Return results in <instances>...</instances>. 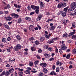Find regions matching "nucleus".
Masks as SVG:
<instances>
[{
	"label": "nucleus",
	"mask_w": 76,
	"mask_h": 76,
	"mask_svg": "<svg viewBox=\"0 0 76 76\" xmlns=\"http://www.w3.org/2000/svg\"><path fill=\"white\" fill-rule=\"evenodd\" d=\"M61 49L62 50L64 51L67 49V48L65 44H62L61 46Z\"/></svg>",
	"instance_id": "f257e3e1"
},
{
	"label": "nucleus",
	"mask_w": 76,
	"mask_h": 76,
	"mask_svg": "<svg viewBox=\"0 0 76 76\" xmlns=\"http://www.w3.org/2000/svg\"><path fill=\"white\" fill-rule=\"evenodd\" d=\"M40 8L41 9H44L45 7V5L43 3V2H41L40 3Z\"/></svg>",
	"instance_id": "f03ea898"
},
{
	"label": "nucleus",
	"mask_w": 76,
	"mask_h": 76,
	"mask_svg": "<svg viewBox=\"0 0 76 76\" xmlns=\"http://www.w3.org/2000/svg\"><path fill=\"white\" fill-rule=\"evenodd\" d=\"M39 65V66H42V67L43 68L45 67H47V64L45 63H41Z\"/></svg>",
	"instance_id": "7ed1b4c3"
},
{
	"label": "nucleus",
	"mask_w": 76,
	"mask_h": 76,
	"mask_svg": "<svg viewBox=\"0 0 76 76\" xmlns=\"http://www.w3.org/2000/svg\"><path fill=\"white\" fill-rule=\"evenodd\" d=\"M71 7L72 8L75 9L76 8V2H74L72 3L71 4Z\"/></svg>",
	"instance_id": "20e7f679"
},
{
	"label": "nucleus",
	"mask_w": 76,
	"mask_h": 76,
	"mask_svg": "<svg viewBox=\"0 0 76 76\" xmlns=\"http://www.w3.org/2000/svg\"><path fill=\"white\" fill-rule=\"evenodd\" d=\"M5 19L7 20V21H10L12 19V18L10 16H8L5 18Z\"/></svg>",
	"instance_id": "39448f33"
},
{
	"label": "nucleus",
	"mask_w": 76,
	"mask_h": 76,
	"mask_svg": "<svg viewBox=\"0 0 76 76\" xmlns=\"http://www.w3.org/2000/svg\"><path fill=\"white\" fill-rule=\"evenodd\" d=\"M11 16H14V17H15V18H18L19 17V15L15 13L11 14Z\"/></svg>",
	"instance_id": "423d86ee"
},
{
	"label": "nucleus",
	"mask_w": 76,
	"mask_h": 76,
	"mask_svg": "<svg viewBox=\"0 0 76 76\" xmlns=\"http://www.w3.org/2000/svg\"><path fill=\"white\" fill-rule=\"evenodd\" d=\"M4 26L6 28H7V29H10V28L8 25H7L6 23H4Z\"/></svg>",
	"instance_id": "0eeeda50"
},
{
	"label": "nucleus",
	"mask_w": 76,
	"mask_h": 76,
	"mask_svg": "<svg viewBox=\"0 0 76 76\" xmlns=\"http://www.w3.org/2000/svg\"><path fill=\"white\" fill-rule=\"evenodd\" d=\"M42 18V15H39L38 17L36 19V20L37 22H39L40 20V19Z\"/></svg>",
	"instance_id": "6e6552de"
},
{
	"label": "nucleus",
	"mask_w": 76,
	"mask_h": 76,
	"mask_svg": "<svg viewBox=\"0 0 76 76\" xmlns=\"http://www.w3.org/2000/svg\"><path fill=\"white\" fill-rule=\"evenodd\" d=\"M24 72L26 74L29 75L31 73V71L28 69H27L26 71H24Z\"/></svg>",
	"instance_id": "1a4fd4ad"
},
{
	"label": "nucleus",
	"mask_w": 76,
	"mask_h": 76,
	"mask_svg": "<svg viewBox=\"0 0 76 76\" xmlns=\"http://www.w3.org/2000/svg\"><path fill=\"white\" fill-rule=\"evenodd\" d=\"M34 28V26L32 25H31L29 26V30H30V31H32V30L34 29H33Z\"/></svg>",
	"instance_id": "9d476101"
},
{
	"label": "nucleus",
	"mask_w": 76,
	"mask_h": 76,
	"mask_svg": "<svg viewBox=\"0 0 76 76\" xmlns=\"http://www.w3.org/2000/svg\"><path fill=\"white\" fill-rule=\"evenodd\" d=\"M43 72L46 73L47 72H48V69L46 68H43L42 69Z\"/></svg>",
	"instance_id": "9b49d317"
},
{
	"label": "nucleus",
	"mask_w": 76,
	"mask_h": 76,
	"mask_svg": "<svg viewBox=\"0 0 76 76\" xmlns=\"http://www.w3.org/2000/svg\"><path fill=\"white\" fill-rule=\"evenodd\" d=\"M49 29L51 31H53V30L55 29V26H52L51 27H50Z\"/></svg>",
	"instance_id": "f8f14e48"
},
{
	"label": "nucleus",
	"mask_w": 76,
	"mask_h": 76,
	"mask_svg": "<svg viewBox=\"0 0 76 76\" xmlns=\"http://www.w3.org/2000/svg\"><path fill=\"white\" fill-rule=\"evenodd\" d=\"M10 75V72L9 71H7L5 72V76H9Z\"/></svg>",
	"instance_id": "ddd939ff"
},
{
	"label": "nucleus",
	"mask_w": 76,
	"mask_h": 76,
	"mask_svg": "<svg viewBox=\"0 0 76 76\" xmlns=\"http://www.w3.org/2000/svg\"><path fill=\"white\" fill-rule=\"evenodd\" d=\"M39 61H36L34 62V64H35V67L39 63Z\"/></svg>",
	"instance_id": "4468645a"
},
{
	"label": "nucleus",
	"mask_w": 76,
	"mask_h": 76,
	"mask_svg": "<svg viewBox=\"0 0 76 76\" xmlns=\"http://www.w3.org/2000/svg\"><path fill=\"white\" fill-rule=\"evenodd\" d=\"M31 8L33 9V10H35V9L36 8V6H35L34 5H31Z\"/></svg>",
	"instance_id": "2eb2a0df"
},
{
	"label": "nucleus",
	"mask_w": 76,
	"mask_h": 76,
	"mask_svg": "<svg viewBox=\"0 0 76 76\" xmlns=\"http://www.w3.org/2000/svg\"><path fill=\"white\" fill-rule=\"evenodd\" d=\"M45 39V38L44 37H42L40 39V41L42 42L43 41H44Z\"/></svg>",
	"instance_id": "dca6fc26"
},
{
	"label": "nucleus",
	"mask_w": 76,
	"mask_h": 76,
	"mask_svg": "<svg viewBox=\"0 0 76 76\" xmlns=\"http://www.w3.org/2000/svg\"><path fill=\"white\" fill-rule=\"evenodd\" d=\"M16 48L18 49H20L21 48V45H17Z\"/></svg>",
	"instance_id": "f3484780"
},
{
	"label": "nucleus",
	"mask_w": 76,
	"mask_h": 76,
	"mask_svg": "<svg viewBox=\"0 0 76 76\" xmlns=\"http://www.w3.org/2000/svg\"><path fill=\"white\" fill-rule=\"evenodd\" d=\"M62 7V4H61V3H59V4L58 5V8H61Z\"/></svg>",
	"instance_id": "a211bd4d"
},
{
	"label": "nucleus",
	"mask_w": 76,
	"mask_h": 76,
	"mask_svg": "<svg viewBox=\"0 0 76 76\" xmlns=\"http://www.w3.org/2000/svg\"><path fill=\"white\" fill-rule=\"evenodd\" d=\"M18 74H19V76H22L23 75V72H19Z\"/></svg>",
	"instance_id": "6ab92c4d"
},
{
	"label": "nucleus",
	"mask_w": 76,
	"mask_h": 76,
	"mask_svg": "<svg viewBox=\"0 0 76 76\" xmlns=\"http://www.w3.org/2000/svg\"><path fill=\"white\" fill-rule=\"evenodd\" d=\"M54 42V40H53V39H52L50 40L48 42V44H51V43H53Z\"/></svg>",
	"instance_id": "aec40b11"
},
{
	"label": "nucleus",
	"mask_w": 76,
	"mask_h": 76,
	"mask_svg": "<svg viewBox=\"0 0 76 76\" xmlns=\"http://www.w3.org/2000/svg\"><path fill=\"white\" fill-rule=\"evenodd\" d=\"M72 38L73 39H76V35H75L72 36Z\"/></svg>",
	"instance_id": "412c9836"
},
{
	"label": "nucleus",
	"mask_w": 76,
	"mask_h": 76,
	"mask_svg": "<svg viewBox=\"0 0 76 76\" xmlns=\"http://www.w3.org/2000/svg\"><path fill=\"white\" fill-rule=\"evenodd\" d=\"M25 19H26V20H29V21H30V20H31V19L30 17H26L25 18Z\"/></svg>",
	"instance_id": "4be33fe9"
},
{
	"label": "nucleus",
	"mask_w": 76,
	"mask_h": 76,
	"mask_svg": "<svg viewBox=\"0 0 76 76\" xmlns=\"http://www.w3.org/2000/svg\"><path fill=\"white\" fill-rule=\"evenodd\" d=\"M61 15L62 16H63V17H65V16H66V14L65 12L62 13Z\"/></svg>",
	"instance_id": "5701e85b"
},
{
	"label": "nucleus",
	"mask_w": 76,
	"mask_h": 76,
	"mask_svg": "<svg viewBox=\"0 0 76 76\" xmlns=\"http://www.w3.org/2000/svg\"><path fill=\"white\" fill-rule=\"evenodd\" d=\"M67 36V33L66 32H65V33L63 34V37H66Z\"/></svg>",
	"instance_id": "b1692460"
},
{
	"label": "nucleus",
	"mask_w": 76,
	"mask_h": 76,
	"mask_svg": "<svg viewBox=\"0 0 76 76\" xmlns=\"http://www.w3.org/2000/svg\"><path fill=\"white\" fill-rule=\"evenodd\" d=\"M70 56H71V55H70V54H68L66 57V58L67 59H69V58L70 57Z\"/></svg>",
	"instance_id": "393cba45"
},
{
	"label": "nucleus",
	"mask_w": 76,
	"mask_h": 76,
	"mask_svg": "<svg viewBox=\"0 0 76 76\" xmlns=\"http://www.w3.org/2000/svg\"><path fill=\"white\" fill-rule=\"evenodd\" d=\"M2 41L3 42H6V38H4L2 40Z\"/></svg>",
	"instance_id": "a878e982"
},
{
	"label": "nucleus",
	"mask_w": 76,
	"mask_h": 76,
	"mask_svg": "<svg viewBox=\"0 0 76 76\" xmlns=\"http://www.w3.org/2000/svg\"><path fill=\"white\" fill-rule=\"evenodd\" d=\"M13 71H14V69L13 68H12L10 69L9 72L10 73H12V72H13Z\"/></svg>",
	"instance_id": "bb28decb"
},
{
	"label": "nucleus",
	"mask_w": 76,
	"mask_h": 76,
	"mask_svg": "<svg viewBox=\"0 0 76 76\" xmlns=\"http://www.w3.org/2000/svg\"><path fill=\"white\" fill-rule=\"evenodd\" d=\"M16 37L17 39H18L19 41H20V37L19 36H17Z\"/></svg>",
	"instance_id": "cd10ccee"
},
{
	"label": "nucleus",
	"mask_w": 76,
	"mask_h": 76,
	"mask_svg": "<svg viewBox=\"0 0 76 76\" xmlns=\"http://www.w3.org/2000/svg\"><path fill=\"white\" fill-rule=\"evenodd\" d=\"M62 4V6H63V7H65L66 6V4L65 3H61Z\"/></svg>",
	"instance_id": "c85d7f7f"
},
{
	"label": "nucleus",
	"mask_w": 76,
	"mask_h": 76,
	"mask_svg": "<svg viewBox=\"0 0 76 76\" xmlns=\"http://www.w3.org/2000/svg\"><path fill=\"white\" fill-rule=\"evenodd\" d=\"M69 8V7H66L64 9V11H65V12H67V9Z\"/></svg>",
	"instance_id": "c756f323"
},
{
	"label": "nucleus",
	"mask_w": 76,
	"mask_h": 76,
	"mask_svg": "<svg viewBox=\"0 0 76 76\" xmlns=\"http://www.w3.org/2000/svg\"><path fill=\"white\" fill-rule=\"evenodd\" d=\"M29 65L30 66H33V63L31 62H29Z\"/></svg>",
	"instance_id": "7c9ffc66"
},
{
	"label": "nucleus",
	"mask_w": 76,
	"mask_h": 76,
	"mask_svg": "<svg viewBox=\"0 0 76 76\" xmlns=\"http://www.w3.org/2000/svg\"><path fill=\"white\" fill-rule=\"evenodd\" d=\"M75 34V32H71L69 34V36H72V35H74Z\"/></svg>",
	"instance_id": "2f4dec72"
},
{
	"label": "nucleus",
	"mask_w": 76,
	"mask_h": 76,
	"mask_svg": "<svg viewBox=\"0 0 76 76\" xmlns=\"http://www.w3.org/2000/svg\"><path fill=\"white\" fill-rule=\"evenodd\" d=\"M59 68L58 67L56 68V72H57V73H58V72H59V70H59Z\"/></svg>",
	"instance_id": "473e14b6"
},
{
	"label": "nucleus",
	"mask_w": 76,
	"mask_h": 76,
	"mask_svg": "<svg viewBox=\"0 0 76 76\" xmlns=\"http://www.w3.org/2000/svg\"><path fill=\"white\" fill-rule=\"evenodd\" d=\"M64 41H62L60 42L59 44H64Z\"/></svg>",
	"instance_id": "72a5a7b5"
},
{
	"label": "nucleus",
	"mask_w": 76,
	"mask_h": 76,
	"mask_svg": "<svg viewBox=\"0 0 76 76\" xmlns=\"http://www.w3.org/2000/svg\"><path fill=\"white\" fill-rule=\"evenodd\" d=\"M73 54H76V50L75 49H74L73 50Z\"/></svg>",
	"instance_id": "f704fd0d"
},
{
	"label": "nucleus",
	"mask_w": 76,
	"mask_h": 76,
	"mask_svg": "<svg viewBox=\"0 0 76 76\" xmlns=\"http://www.w3.org/2000/svg\"><path fill=\"white\" fill-rule=\"evenodd\" d=\"M39 42L37 40L35 42V44L36 45H38V44H39Z\"/></svg>",
	"instance_id": "c9c22d12"
},
{
	"label": "nucleus",
	"mask_w": 76,
	"mask_h": 76,
	"mask_svg": "<svg viewBox=\"0 0 76 76\" xmlns=\"http://www.w3.org/2000/svg\"><path fill=\"white\" fill-rule=\"evenodd\" d=\"M48 50L49 51H51L53 50V49L52 48L49 47L48 48Z\"/></svg>",
	"instance_id": "e433bc0d"
},
{
	"label": "nucleus",
	"mask_w": 76,
	"mask_h": 76,
	"mask_svg": "<svg viewBox=\"0 0 76 76\" xmlns=\"http://www.w3.org/2000/svg\"><path fill=\"white\" fill-rule=\"evenodd\" d=\"M21 21H22V19L20 18L18 20V23H20V22H21Z\"/></svg>",
	"instance_id": "4c0bfd02"
},
{
	"label": "nucleus",
	"mask_w": 76,
	"mask_h": 76,
	"mask_svg": "<svg viewBox=\"0 0 76 76\" xmlns=\"http://www.w3.org/2000/svg\"><path fill=\"white\" fill-rule=\"evenodd\" d=\"M38 52L39 53H42V50L41 49H39L38 50Z\"/></svg>",
	"instance_id": "58836bf2"
},
{
	"label": "nucleus",
	"mask_w": 76,
	"mask_h": 76,
	"mask_svg": "<svg viewBox=\"0 0 76 76\" xmlns=\"http://www.w3.org/2000/svg\"><path fill=\"white\" fill-rule=\"evenodd\" d=\"M44 76V74L42 73H40L39 74V76Z\"/></svg>",
	"instance_id": "ea45409f"
},
{
	"label": "nucleus",
	"mask_w": 76,
	"mask_h": 76,
	"mask_svg": "<svg viewBox=\"0 0 76 76\" xmlns=\"http://www.w3.org/2000/svg\"><path fill=\"white\" fill-rule=\"evenodd\" d=\"M75 10H76V9H75V8H72V12H75Z\"/></svg>",
	"instance_id": "a19ab883"
},
{
	"label": "nucleus",
	"mask_w": 76,
	"mask_h": 76,
	"mask_svg": "<svg viewBox=\"0 0 76 76\" xmlns=\"http://www.w3.org/2000/svg\"><path fill=\"white\" fill-rule=\"evenodd\" d=\"M31 50L32 51H35V49L34 48V47H32L31 48Z\"/></svg>",
	"instance_id": "79ce46f5"
},
{
	"label": "nucleus",
	"mask_w": 76,
	"mask_h": 76,
	"mask_svg": "<svg viewBox=\"0 0 76 76\" xmlns=\"http://www.w3.org/2000/svg\"><path fill=\"white\" fill-rule=\"evenodd\" d=\"M5 72H2V74L1 75V76H3V75H5Z\"/></svg>",
	"instance_id": "37998d69"
},
{
	"label": "nucleus",
	"mask_w": 76,
	"mask_h": 76,
	"mask_svg": "<svg viewBox=\"0 0 76 76\" xmlns=\"http://www.w3.org/2000/svg\"><path fill=\"white\" fill-rule=\"evenodd\" d=\"M50 61H53L54 60V58H51L49 59Z\"/></svg>",
	"instance_id": "c03bdc74"
},
{
	"label": "nucleus",
	"mask_w": 76,
	"mask_h": 76,
	"mask_svg": "<svg viewBox=\"0 0 76 76\" xmlns=\"http://www.w3.org/2000/svg\"><path fill=\"white\" fill-rule=\"evenodd\" d=\"M53 40H54V41H56L57 40H58V38L56 37V38H54L52 39Z\"/></svg>",
	"instance_id": "a18cd8bd"
},
{
	"label": "nucleus",
	"mask_w": 76,
	"mask_h": 76,
	"mask_svg": "<svg viewBox=\"0 0 76 76\" xmlns=\"http://www.w3.org/2000/svg\"><path fill=\"white\" fill-rule=\"evenodd\" d=\"M35 12L36 13H37V14H38L39 12V10H36Z\"/></svg>",
	"instance_id": "49530a36"
},
{
	"label": "nucleus",
	"mask_w": 76,
	"mask_h": 76,
	"mask_svg": "<svg viewBox=\"0 0 76 76\" xmlns=\"http://www.w3.org/2000/svg\"><path fill=\"white\" fill-rule=\"evenodd\" d=\"M62 12H63V11L59 12H58V15H60V14H61L62 13Z\"/></svg>",
	"instance_id": "de8ad7c7"
},
{
	"label": "nucleus",
	"mask_w": 76,
	"mask_h": 76,
	"mask_svg": "<svg viewBox=\"0 0 76 76\" xmlns=\"http://www.w3.org/2000/svg\"><path fill=\"white\" fill-rule=\"evenodd\" d=\"M53 75H55V76L57 75V74L54 71H53Z\"/></svg>",
	"instance_id": "09e8293b"
},
{
	"label": "nucleus",
	"mask_w": 76,
	"mask_h": 76,
	"mask_svg": "<svg viewBox=\"0 0 76 76\" xmlns=\"http://www.w3.org/2000/svg\"><path fill=\"white\" fill-rule=\"evenodd\" d=\"M45 37L46 38H50V36H48V35H46L45 36Z\"/></svg>",
	"instance_id": "8fccbe9b"
},
{
	"label": "nucleus",
	"mask_w": 76,
	"mask_h": 76,
	"mask_svg": "<svg viewBox=\"0 0 76 76\" xmlns=\"http://www.w3.org/2000/svg\"><path fill=\"white\" fill-rule=\"evenodd\" d=\"M51 20H53V19H50L46 21V22H50V21H51Z\"/></svg>",
	"instance_id": "3c124183"
},
{
	"label": "nucleus",
	"mask_w": 76,
	"mask_h": 76,
	"mask_svg": "<svg viewBox=\"0 0 76 76\" xmlns=\"http://www.w3.org/2000/svg\"><path fill=\"white\" fill-rule=\"evenodd\" d=\"M34 38L33 37H31V38L29 39V40H34Z\"/></svg>",
	"instance_id": "603ef678"
},
{
	"label": "nucleus",
	"mask_w": 76,
	"mask_h": 76,
	"mask_svg": "<svg viewBox=\"0 0 76 76\" xmlns=\"http://www.w3.org/2000/svg\"><path fill=\"white\" fill-rule=\"evenodd\" d=\"M14 6L15 7H16V8H18V4H14Z\"/></svg>",
	"instance_id": "864d4df0"
},
{
	"label": "nucleus",
	"mask_w": 76,
	"mask_h": 76,
	"mask_svg": "<svg viewBox=\"0 0 76 76\" xmlns=\"http://www.w3.org/2000/svg\"><path fill=\"white\" fill-rule=\"evenodd\" d=\"M55 52H56V54L58 53V49H57V48H56V50H55Z\"/></svg>",
	"instance_id": "5fc2aeb1"
},
{
	"label": "nucleus",
	"mask_w": 76,
	"mask_h": 76,
	"mask_svg": "<svg viewBox=\"0 0 76 76\" xmlns=\"http://www.w3.org/2000/svg\"><path fill=\"white\" fill-rule=\"evenodd\" d=\"M44 56H45L46 57H48V55L47 54V53H45L44 54Z\"/></svg>",
	"instance_id": "6e6d98bb"
},
{
	"label": "nucleus",
	"mask_w": 76,
	"mask_h": 76,
	"mask_svg": "<svg viewBox=\"0 0 76 76\" xmlns=\"http://www.w3.org/2000/svg\"><path fill=\"white\" fill-rule=\"evenodd\" d=\"M7 41H10V40H11V38L10 37H8V38L7 39Z\"/></svg>",
	"instance_id": "4d7b16f0"
},
{
	"label": "nucleus",
	"mask_w": 76,
	"mask_h": 76,
	"mask_svg": "<svg viewBox=\"0 0 76 76\" xmlns=\"http://www.w3.org/2000/svg\"><path fill=\"white\" fill-rule=\"evenodd\" d=\"M14 50H15V51H18V50L17 48L14 47L13 48Z\"/></svg>",
	"instance_id": "13d9d810"
},
{
	"label": "nucleus",
	"mask_w": 76,
	"mask_h": 76,
	"mask_svg": "<svg viewBox=\"0 0 76 76\" xmlns=\"http://www.w3.org/2000/svg\"><path fill=\"white\" fill-rule=\"evenodd\" d=\"M72 9H68V12L69 13H71V12H72Z\"/></svg>",
	"instance_id": "bf43d9fd"
},
{
	"label": "nucleus",
	"mask_w": 76,
	"mask_h": 76,
	"mask_svg": "<svg viewBox=\"0 0 76 76\" xmlns=\"http://www.w3.org/2000/svg\"><path fill=\"white\" fill-rule=\"evenodd\" d=\"M8 9H10V6L9 4H8L7 6Z\"/></svg>",
	"instance_id": "052dcab7"
},
{
	"label": "nucleus",
	"mask_w": 76,
	"mask_h": 76,
	"mask_svg": "<svg viewBox=\"0 0 76 76\" xmlns=\"http://www.w3.org/2000/svg\"><path fill=\"white\" fill-rule=\"evenodd\" d=\"M53 71H52L50 73V75H53Z\"/></svg>",
	"instance_id": "680f3d73"
},
{
	"label": "nucleus",
	"mask_w": 76,
	"mask_h": 76,
	"mask_svg": "<svg viewBox=\"0 0 76 76\" xmlns=\"http://www.w3.org/2000/svg\"><path fill=\"white\" fill-rule=\"evenodd\" d=\"M34 13H35V12H32L30 13V15H34Z\"/></svg>",
	"instance_id": "e2e57ef3"
},
{
	"label": "nucleus",
	"mask_w": 76,
	"mask_h": 76,
	"mask_svg": "<svg viewBox=\"0 0 76 76\" xmlns=\"http://www.w3.org/2000/svg\"><path fill=\"white\" fill-rule=\"evenodd\" d=\"M35 9H36V10H39V7L36 6V7Z\"/></svg>",
	"instance_id": "0e129e2a"
},
{
	"label": "nucleus",
	"mask_w": 76,
	"mask_h": 76,
	"mask_svg": "<svg viewBox=\"0 0 76 76\" xmlns=\"http://www.w3.org/2000/svg\"><path fill=\"white\" fill-rule=\"evenodd\" d=\"M27 70H31V68L29 67H27L26 68Z\"/></svg>",
	"instance_id": "69168bd1"
},
{
	"label": "nucleus",
	"mask_w": 76,
	"mask_h": 76,
	"mask_svg": "<svg viewBox=\"0 0 76 76\" xmlns=\"http://www.w3.org/2000/svg\"><path fill=\"white\" fill-rule=\"evenodd\" d=\"M27 8L28 10H31V7H30L29 6H28Z\"/></svg>",
	"instance_id": "338daca9"
},
{
	"label": "nucleus",
	"mask_w": 76,
	"mask_h": 76,
	"mask_svg": "<svg viewBox=\"0 0 76 76\" xmlns=\"http://www.w3.org/2000/svg\"><path fill=\"white\" fill-rule=\"evenodd\" d=\"M4 13H5V14H8L9 12L8 11H5L4 12Z\"/></svg>",
	"instance_id": "774afa93"
}]
</instances>
